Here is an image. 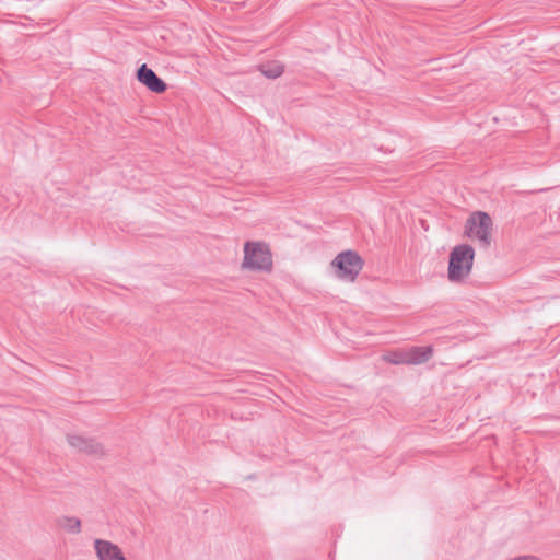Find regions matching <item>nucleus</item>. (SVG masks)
<instances>
[{
    "label": "nucleus",
    "mask_w": 560,
    "mask_h": 560,
    "mask_svg": "<svg viewBox=\"0 0 560 560\" xmlns=\"http://www.w3.org/2000/svg\"><path fill=\"white\" fill-rule=\"evenodd\" d=\"M475 250L470 245L455 246L450 253L448 279L451 282L463 281L471 271Z\"/></svg>",
    "instance_id": "1"
},
{
    "label": "nucleus",
    "mask_w": 560,
    "mask_h": 560,
    "mask_svg": "<svg viewBox=\"0 0 560 560\" xmlns=\"http://www.w3.org/2000/svg\"><path fill=\"white\" fill-rule=\"evenodd\" d=\"M493 222L491 217L483 211L474 212L466 221L465 233L471 240H477L480 247L488 248L491 245Z\"/></svg>",
    "instance_id": "2"
},
{
    "label": "nucleus",
    "mask_w": 560,
    "mask_h": 560,
    "mask_svg": "<svg viewBox=\"0 0 560 560\" xmlns=\"http://www.w3.org/2000/svg\"><path fill=\"white\" fill-rule=\"evenodd\" d=\"M243 267L250 270L270 271L272 257L268 246L260 242L245 243Z\"/></svg>",
    "instance_id": "3"
},
{
    "label": "nucleus",
    "mask_w": 560,
    "mask_h": 560,
    "mask_svg": "<svg viewBox=\"0 0 560 560\" xmlns=\"http://www.w3.org/2000/svg\"><path fill=\"white\" fill-rule=\"evenodd\" d=\"M363 265L361 256L351 249L339 253L331 261V266L336 269V276L351 282L357 279Z\"/></svg>",
    "instance_id": "4"
},
{
    "label": "nucleus",
    "mask_w": 560,
    "mask_h": 560,
    "mask_svg": "<svg viewBox=\"0 0 560 560\" xmlns=\"http://www.w3.org/2000/svg\"><path fill=\"white\" fill-rule=\"evenodd\" d=\"M137 79L151 92L161 94L166 91L167 84L145 63L137 70Z\"/></svg>",
    "instance_id": "5"
},
{
    "label": "nucleus",
    "mask_w": 560,
    "mask_h": 560,
    "mask_svg": "<svg viewBox=\"0 0 560 560\" xmlns=\"http://www.w3.org/2000/svg\"><path fill=\"white\" fill-rule=\"evenodd\" d=\"M67 441L71 447L88 455L102 456L104 454L102 444L94 439L68 434Z\"/></svg>",
    "instance_id": "6"
},
{
    "label": "nucleus",
    "mask_w": 560,
    "mask_h": 560,
    "mask_svg": "<svg viewBox=\"0 0 560 560\" xmlns=\"http://www.w3.org/2000/svg\"><path fill=\"white\" fill-rule=\"evenodd\" d=\"M93 546L98 560H127L120 547L109 540L96 538Z\"/></svg>",
    "instance_id": "7"
},
{
    "label": "nucleus",
    "mask_w": 560,
    "mask_h": 560,
    "mask_svg": "<svg viewBox=\"0 0 560 560\" xmlns=\"http://www.w3.org/2000/svg\"><path fill=\"white\" fill-rule=\"evenodd\" d=\"M407 352L408 364H422L428 362L433 355V348L427 347H411Z\"/></svg>",
    "instance_id": "8"
},
{
    "label": "nucleus",
    "mask_w": 560,
    "mask_h": 560,
    "mask_svg": "<svg viewBox=\"0 0 560 560\" xmlns=\"http://www.w3.org/2000/svg\"><path fill=\"white\" fill-rule=\"evenodd\" d=\"M57 525L70 534H79L81 532V521L75 516H60L57 518Z\"/></svg>",
    "instance_id": "9"
},
{
    "label": "nucleus",
    "mask_w": 560,
    "mask_h": 560,
    "mask_svg": "<svg viewBox=\"0 0 560 560\" xmlns=\"http://www.w3.org/2000/svg\"><path fill=\"white\" fill-rule=\"evenodd\" d=\"M382 360L390 364H408L406 350L388 351L382 355Z\"/></svg>",
    "instance_id": "10"
},
{
    "label": "nucleus",
    "mask_w": 560,
    "mask_h": 560,
    "mask_svg": "<svg viewBox=\"0 0 560 560\" xmlns=\"http://www.w3.org/2000/svg\"><path fill=\"white\" fill-rule=\"evenodd\" d=\"M261 72L269 79H277L284 72V67L280 63L266 65L261 67Z\"/></svg>",
    "instance_id": "11"
}]
</instances>
